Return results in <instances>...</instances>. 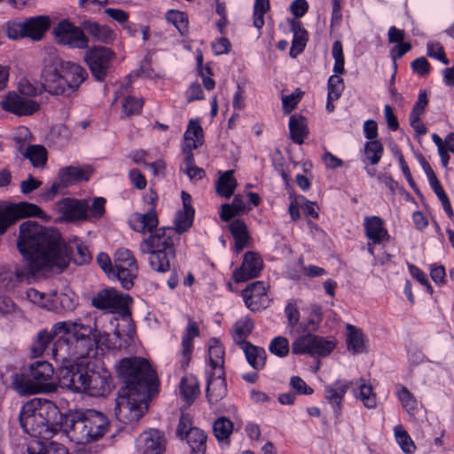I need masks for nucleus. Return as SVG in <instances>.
<instances>
[{"label": "nucleus", "mask_w": 454, "mask_h": 454, "mask_svg": "<svg viewBox=\"0 0 454 454\" xmlns=\"http://www.w3.org/2000/svg\"><path fill=\"white\" fill-rule=\"evenodd\" d=\"M203 129L198 120H190L184 135V145L187 151L195 150L203 144Z\"/></svg>", "instance_id": "32"}, {"label": "nucleus", "mask_w": 454, "mask_h": 454, "mask_svg": "<svg viewBox=\"0 0 454 454\" xmlns=\"http://www.w3.org/2000/svg\"><path fill=\"white\" fill-rule=\"evenodd\" d=\"M200 335L198 324L192 318H188L187 325L182 335V349L180 353L181 368L185 369L192 358L193 351V340Z\"/></svg>", "instance_id": "24"}, {"label": "nucleus", "mask_w": 454, "mask_h": 454, "mask_svg": "<svg viewBox=\"0 0 454 454\" xmlns=\"http://www.w3.org/2000/svg\"><path fill=\"white\" fill-rule=\"evenodd\" d=\"M95 328L79 321H60L50 332L42 330L37 334V346L32 348L35 356H41L55 337H59L52 348L54 360L66 366L70 361L88 354L93 345L91 334Z\"/></svg>", "instance_id": "4"}, {"label": "nucleus", "mask_w": 454, "mask_h": 454, "mask_svg": "<svg viewBox=\"0 0 454 454\" xmlns=\"http://www.w3.org/2000/svg\"><path fill=\"white\" fill-rule=\"evenodd\" d=\"M108 425V419L102 412L87 410L70 420L66 434L71 442L87 444L101 438L106 433Z\"/></svg>", "instance_id": "9"}, {"label": "nucleus", "mask_w": 454, "mask_h": 454, "mask_svg": "<svg viewBox=\"0 0 454 454\" xmlns=\"http://www.w3.org/2000/svg\"><path fill=\"white\" fill-rule=\"evenodd\" d=\"M229 230L235 240L238 252L244 249L248 243V231L246 223L241 220H235L229 224Z\"/></svg>", "instance_id": "39"}, {"label": "nucleus", "mask_w": 454, "mask_h": 454, "mask_svg": "<svg viewBox=\"0 0 454 454\" xmlns=\"http://www.w3.org/2000/svg\"><path fill=\"white\" fill-rule=\"evenodd\" d=\"M344 88V81L340 75H331L327 81V96L329 99H339Z\"/></svg>", "instance_id": "53"}, {"label": "nucleus", "mask_w": 454, "mask_h": 454, "mask_svg": "<svg viewBox=\"0 0 454 454\" xmlns=\"http://www.w3.org/2000/svg\"><path fill=\"white\" fill-rule=\"evenodd\" d=\"M6 35L12 40L25 38L24 21L12 20L6 23Z\"/></svg>", "instance_id": "58"}, {"label": "nucleus", "mask_w": 454, "mask_h": 454, "mask_svg": "<svg viewBox=\"0 0 454 454\" xmlns=\"http://www.w3.org/2000/svg\"><path fill=\"white\" fill-rule=\"evenodd\" d=\"M352 386L353 381L346 380H337L332 384L325 386V398L337 418L341 415L344 396Z\"/></svg>", "instance_id": "21"}, {"label": "nucleus", "mask_w": 454, "mask_h": 454, "mask_svg": "<svg viewBox=\"0 0 454 454\" xmlns=\"http://www.w3.org/2000/svg\"><path fill=\"white\" fill-rule=\"evenodd\" d=\"M314 334L308 333L295 339L292 343V352L295 355L308 354L312 356Z\"/></svg>", "instance_id": "46"}, {"label": "nucleus", "mask_w": 454, "mask_h": 454, "mask_svg": "<svg viewBox=\"0 0 454 454\" xmlns=\"http://www.w3.org/2000/svg\"><path fill=\"white\" fill-rule=\"evenodd\" d=\"M17 246L28 265V269H15L20 282H28L42 270H63L70 261L68 247L59 232L34 221L20 224Z\"/></svg>", "instance_id": "1"}, {"label": "nucleus", "mask_w": 454, "mask_h": 454, "mask_svg": "<svg viewBox=\"0 0 454 454\" xmlns=\"http://www.w3.org/2000/svg\"><path fill=\"white\" fill-rule=\"evenodd\" d=\"M237 187V180L233 176V170L222 173L216 183V192L219 195L229 199L234 193Z\"/></svg>", "instance_id": "41"}, {"label": "nucleus", "mask_w": 454, "mask_h": 454, "mask_svg": "<svg viewBox=\"0 0 454 454\" xmlns=\"http://www.w3.org/2000/svg\"><path fill=\"white\" fill-rule=\"evenodd\" d=\"M394 436L396 443L405 454L415 452L416 445L403 425L398 424L394 427Z\"/></svg>", "instance_id": "44"}, {"label": "nucleus", "mask_w": 454, "mask_h": 454, "mask_svg": "<svg viewBox=\"0 0 454 454\" xmlns=\"http://www.w3.org/2000/svg\"><path fill=\"white\" fill-rule=\"evenodd\" d=\"M428 104L427 94L426 90H420L419 93L418 100L412 107V110L410 114V116H419L420 117Z\"/></svg>", "instance_id": "62"}, {"label": "nucleus", "mask_w": 454, "mask_h": 454, "mask_svg": "<svg viewBox=\"0 0 454 454\" xmlns=\"http://www.w3.org/2000/svg\"><path fill=\"white\" fill-rule=\"evenodd\" d=\"M58 43L70 48L86 49L89 39L83 30L67 20L60 21L53 30Z\"/></svg>", "instance_id": "15"}, {"label": "nucleus", "mask_w": 454, "mask_h": 454, "mask_svg": "<svg viewBox=\"0 0 454 454\" xmlns=\"http://www.w3.org/2000/svg\"><path fill=\"white\" fill-rule=\"evenodd\" d=\"M172 232L170 228L156 229L139 245L141 254L149 255L148 262L154 271L164 273L170 270V262L175 257Z\"/></svg>", "instance_id": "8"}, {"label": "nucleus", "mask_w": 454, "mask_h": 454, "mask_svg": "<svg viewBox=\"0 0 454 454\" xmlns=\"http://www.w3.org/2000/svg\"><path fill=\"white\" fill-rule=\"evenodd\" d=\"M411 67L414 73L421 76L427 75L430 71V64L425 57L414 59L411 64Z\"/></svg>", "instance_id": "63"}, {"label": "nucleus", "mask_w": 454, "mask_h": 454, "mask_svg": "<svg viewBox=\"0 0 454 454\" xmlns=\"http://www.w3.org/2000/svg\"><path fill=\"white\" fill-rule=\"evenodd\" d=\"M427 54L428 57L441 61L444 65L449 64L444 49L440 43H428L427 44Z\"/></svg>", "instance_id": "61"}, {"label": "nucleus", "mask_w": 454, "mask_h": 454, "mask_svg": "<svg viewBox=\"0 0 454 454\" xmlns=\"http://www.w3.org/2000/svg\"><path fill=\"white\" fill-rule=\"evenodd\" d=\"M268 348L272 355L283 358L289 354L290 345L286 338L277 336L270 340Z\"/></svg>", "instance_id": "50"}, {"label": "nucleus", "mask_w": 454, "mask_h": 454, "mask_svg": "<svg viewBox=\"0 0 454 454\" xmlns=\"http://www.w3.org/2000/svg\"><path fill=\"white\" fill-rule=\"evenodd\" d=\"M246 355L247 363L255 370H262L266 364L267 354L264 348L254 346L250 342L240 345Z\"/></svg>", "instance_id": "34"}, {"label": "nucleus", "mask_w": 454, "mask_h": 454, "mask_svg": "<svg viewBox=\"0 0 454 454\" xmlns=\"http://www.w3.org/2000/svg\"><path fill=\"white\" fill-rule=\"evenodd\" d=\"M422 168L425 171V174L427 177L428 183L437 198L442 203V206L450 219L454 218V213L451 207L450 201L446 194L442 185L438 180L436 175L434 174L433 168L429 165V163L426 160H421Z\"/></svg>", "instance_id": "27"}, {"label": "nucleus", "mask_w": 454, "mask_h": 454, "mask_svg": "<svg viewBox=\"0 0 454 454\" xmlns=\"http://www.w3.org/2000/svg\"><path fill=\"white\" fill-rule=\"evenodd\" d=\"M23 155L29 160L35 168H43L47 161V152L43 145H29L23 153Z\"/></svg>", "instance_id": "45"}, {"label": "nucleus", "mask_w": 454, "mask_h": 454, "mask_svg": "<svg viewBox=\"0 0 454 454\" xmlns=\"http://www.w3.org/2000/svg\"><path fill=\"white\" fill-rule=\"evenodd\" d=\"M289 131L290 137L295 144H303L304 137L308 134L305 118L301 115H292L289 119Z\"/></svg>", "instance_id": "37"}, {"label": "nucleus", "mask_w": 454, "mask_h": 454, "mask_svg": "<svg viewBox=\"0 0 454 454\" xmlns=\"http://www.w3.org/2000/svg\"><path fill=\"white\" fill-rule=\"evenodd\" d=\"M18 92L20 95L31 98L41 93V90L35 87L27 77H22L18 82Z\"/></svg>", "instance_id": "57"}, {"label": "nucleus", "mask_w": 454, "mask_h": 454, "mask_svg": "<svg viewBox=\"0 0 454 454\" xmlns=\"http://www.w3.org/2000/svg\"><path fill=\"white\" fill-rule=\"evenodd\" d=\"M396 396L409 416L411 418L414 417L418 411L419 403L411 391L404 386H398Z\"/></svg>", "instance_id": "43"}, {"label": "nucleus", "mask_w": 454, "mask_h": 454, "mask_svg": "<svg viewBox=\"0 0 454 454\" xmlns=\"http://www.w3.org/2000/svg\"><path fill=\"white\" fill-rule=\"evenodd\" d=\"M167 20L176 27L182 35L187 34L188 19L184 12L170 10L167 12Z\"/></svg>", "instance_id": "52"}, {"label": "nucleus", "mask_w": 454, "mask_h": 454, "mask_svg": "<svg viewBox=\"0 0 454 454\" xmlns=\"http://www.w3.org/2000/svg\"><path fill=\"white\" fill-rule=\"evenodd\" d=\"M179 392L187 405H191L200 394V385L197 378L192 374L182 378Z\"/></svg>", "instance_id": "36"}, {"label": "nucleus", "mask_w": 454, "mask_h": 454, "mask_svg": "<svg viewBox=\"0 0 454 454\" xmlns=\"http://www.w3.org/2000/svg\"><path fill=\"white\" fill-rule=\"evenodd\" d=\"M364 228L365 237L373 245L381 244L389 240L387 230L384 226V222L380 216H365L364 219Z\"/></svg>", "instance_id": "26"}, {"label": "nucleus", "mask_w": 454, "mask_h": 454, "mask_svg": "<svg viewBox=\"0 0 454 454\" xmlns=\"http://www.w3.org/2000/svg\"><path fill=\"white\" fill-rule=\"evenodd\" d=\"M104 337L97 329L91 334L93 345L88 354L60 366L59 385L74 393L90 396H105L110 393L113 380L110 372L100 364L91 365V359L98 353V346Z\"/></svg>", "instance_id": "3"}, {"label": "nucleus", "mask_w": 454, "mask_h": 454, "mask_svg": "<svg viewBox=\"0 0 454 454\" xmlns=\"http://www.w3.org/2000/svg\"><path fill=\"white\" fill-rule=\"evenodd\" d=\"M117 373L124 387L116 398L115 414L123 422H137L147 411V403L159 392L156 372L146 359L123 358Z\"/></svg>", "instance_id": "2"}, {"label": "nucleus", "mask_w": 454, "mask_h": 454, "mask_svg": "<svg viewBox=\"0 0 454 454\" xmlns=\"http://www.w3.org/2000/svg\"><path fill=\"white\" fill-rule=\"evenodd\" d=\"M323 320V309L318 304H312L309 307V314L308 317L307 325L312 330L318 328Z\"/></svg>", "instance_id": "60"}, {"label": "nucleus", "mask_w": 454, "mask_h": 454, "mask_svg": "<svg viewBox=\"0 0 454 454\" xmlns=\"http://www.w3.org/2000/svg\"><path fill=\"white\" fill-rule=\"evenodd\" d=\"M213 431L218 440L228 439L233 431V423L225 417L219 418L214 423Z\"/></svg>", "instance_id": "49"}, {"label": "nucleus", "mask_w": 454, "mask_h": 454, "mask_svg": "<svg viewBox=\"0 0 454 454\" xmlns=\"http://www.w3.org/2000/svg\"><path fill=\"white\" fill-rule=\"evenodd\" d=\"M131 302L132 299L129 294H121L114 288L100 290L91 301L92 305L98 309L120 315L121 324H117L114 334L118 338L127 336L129 340H133L135 335V325L129 309Z\"/></svg>", "instance_id": "7"}, {"label": "nucleus", "mask_w": 454, "mask_h": 454, "mask_svg": "<svg viewBox=\"0 0 454 454\" xmlns=\"http://www.w3.org/2000/svg\"><path fill=\"white\" fill-rule=\"evenodd\" d=\"M158 223L157 214L153 208L144 214L134 213L129 218L131 229L140 233L152 232Z\"/></svg>", "instance_id": "29"}, {"label": "nucleus", "mask_w": 454, "mask_h": 454, "mask_svg": "<svg viewBox=\"0 0 454 454\" xmlns=\"http://www.w3.org/2000/svg\"><path fill=\"white\" fill-rule=\"evenodd\" d=\"M136 446L140 454H162L165 440L159 430L150 429L139 434Z\"/></svg>", "instance_id": "22"}, {"label": "nucleus", "mask_w": 454, "mask_h": 454, "mask_svg": "<svg viewBox=\"0 0 454 454\" xmlns=\"http://www.w3.org/2000/svg\"><path fill=\"white\" fill-rule=\"evenodd\" d=\"M254 329L253 321L247 317H241L233 325L232 338L235 342L242 345L247 343L245 340L252 333Z\"/></svg>", "instance_id": "42"}, {"label": "nucleus", "mask_w": 454, "mask_h": 454, "mask_svg": "<svg viewBox=\"0 0 454 454\" xmlns=\"http://www.w3.org/2000/svg\"><path fill=\"white\" fill-rule=\"evenodd\" d=\"M83 29L97 42L109 43L115 38L114 32L106 25H99L94 21H84Z\"/></svg>", "instance_id": "31"}, {"label": "nucleus", "mask_w": 454, "mask_h": 454, "mask_svg": "<svg viewBox=\"0 0 454 454\" xmlns=\"http://www.w3.org/2000/svg\"><path fill=\"white\" fill-rule=\"evenodd\" d=\"M194 210L193 208L183 209L177 212L176 215V227L179 232L186 231L191 227L193 220Z\"/></svg>", "instance_id": "55"}, {"label": "nucleus", "mask_w": 454, "mask_h": 454, "mask_svg": "<svg viewBox=\"0 0 454 454\" xmlns=\"http://www.w3.org/2000/svg\"><path fill=\"white\" fill-rule=\"evenodd\" d=\"M267 291L268 286L263 281H254L247 285L242 291L246 306L252 311L267 308L270 305Z\"/></svg>", "instance_id": "19"}, {"label": "nucleus", "mask_w": 454, "mask_h": 454, "mask_svg": "<svg viewBox=\"0 0 454 454\" xmlns=\"http://www.w3.org/2000/svg\"><path fill=\"white\" fill-rule=\"evenodd\" d=\"M347 329V348L352 354H360L365 351V338L363 331L355 325L348 324Z\"/></svg>", "instance_id": "33"}, {"label": "nucleus", "mask_w": 454, "mask_h": 454, "mask_svg": "<svg viewBox=\"0 0 454 454\" xmlns=\"http://www.w3.org/2000/svg\"><path fill=\"white\" fill-rule=\"evenodd\" d=\"M50 27L47 16H35L24 20L25 37L40 41Z\"/></svg>", "instance_id": "30"}, {"label": "nucleus", "mask_w": 454, "mask_h": 454, "mask_svg": "<svg viewBox=\"0 0 454 454\" xmlns=\"http://www.w3.org/2000/svg\"><path fill=\"white\" fill-rule=\"evenodd\" d=\"M60 415L57 405L48 400L34 398L21 408L20 422L24 432L34 438L48 440L53 435L52 424Z\"/></svg>", "instance_id": "5"}, {"label": "nucleus", "mask_w": 454, "mask_h": 454, "mask_svg": "<svg viewBox=\"0 0 454 454\" xmlns=\"http://www.w3.org/2000/svg\"><path fill=\"white\" fill-rule=\"evenodd\" d=\"M408 270L411 276L423 286L430 295L434 294V289L427 279V274L423 270L411 263H408Z\"/></svg>", "instance_id": "56"}, {"label": "nucleus", "mask_w": 454, "mask_h": 454, "mask_svg": "<svg viewBox=\"0 0 454 454\" xmlns=\"http://www.w3.org/2000/svg\"><path fill=\"white\" fill-rule=\"evenodd\" d=\"M106 203L103 197L94 198L91 203L86 199L66 198L56 203L54 210L67 222L91 221L103 216Z\"/></svg>", "instance_id": "10"}, {"label": "nucleus", "mask_w": 454, "mask_h": 454, "mask_svg": "<svg viewBox=\"0 0 454 454\" xmlns=\"http://www.w3.org/2000/svg\"><path fill=\"white\" fill-rule=\"evenodd\" d=\"M27 299L32 303L44 309H50L51 304L45 294L35 288H28L26 292Z\"/></svg>", "instance_id": "59"}, {"label": "nucleus", "mask_w": 454, "mask_h": 454, "mask_svg": "<svg viewBox=\"0 0 454 454\" xmlns=\"http://www.w3.org/2000/svg\"><path fill=\"white\" fill-rule=\"evenodd\" d=\"M33 216L46 218V215L35 204L26 201L18 203L0 201V235L17 221Z\"/></svg>", "instance_id": "11"}, {"label": "nucleus", "mask_w": 454, "mask_h": 454, "mask_svg": "<svg viewBox=\"0 0 454 454\" xmlns=\"http://www.w3.org/2000/svg\"><path fill=\"white\" fill-rule=\"evenodd\" d=\"M63 78L67 82V95L74 92L87 77L86 70L80 65L61 59Z\"/></svg>", "instance_id": "25"}, {"label": "nucleus", "mask_w": 454, "mask_h": 454, "mask_svg": "<svg viewBox=\"0 0 454 454\" xmlns=\"http://www.w3.org/2000/svg\"><path fill=\"white\" fill-rule=\"evenodd\" d=\"M114 57V53L110 49L96 46L86 51L84 60L95 79L103 81Z\"/></svg>", "instance_id": "16"}, {"label": "nucleus", "mask_w": 454, "mask_h": 454, "mask_svg": "<svg viewBox=\"0 0 454 454\" xmlns=\"http://www.w3.org/2000/svg\"><path fill=\"white\" fill-rule=\"evenodd\" d=\"M144 106L143 98L127 97L122 103V112L127 116L139 114Z\"/></svg>", "instance_id": "54"}, {"label": "nucleus", "mask_w": 454, "mask_h": 454, "mask_svg": "<svg viewBox=\"0 0 454 454\" xmlns=\"http://www.w3.org/2000/svg\"><path fill=\"white\" fill-rule=\"evenodd\" d=\"M332 55L334 59L333 67V74L340 75L345 73V59L343 55V47L340 41H335L332 47Z\"/></svg>", "instance_id": "51"}, {"label": "nucleus", "mask_w": 454, "mask_h": 454, "mask_svg": "<svg viewBox=\"0 0 454 454\" xmlns=\"http://www.w3.org/2000/svg\"><path fill=\"white\" fill-rule=\"evenodd\" d=\"M335 347L336 341L333 339H325L321 336L314 335L312 356H326Z\"/></svg>", "instance_id": "47"}, {"label": "nucleus", "mask_w": 454, "mask_h": 454, "mask_svg": "<svg viewBox=\"0 0 454 454\" xmlns=\"http://www.w3.org/2000/svg\"><path fill=\"white\" fill-rule=\"evenodd\" d=\"M60 65L61 59L55 53L49 54L43 60L41 74L42 86L45 91L52 95H67V82L63 78Z\"/></svg>", "instance_id": "12"}, {"label": "nucleus", "mask_w": 454, "mask_h": 454, "mask_svg": "<svg viewBox=\"0 0 454 454\" xmlns=\"http://www.w3.org/2000/svg\"><path fill=\"white\" fill-rule=\"evenodd\" d=\"M364 160L365 164L376 165L378 164L384 153L383 145L379 140H372L365 142L364 145Z\"/></svg>", "instance_id": "40"}, {"label": "nucleus", "mask_w": 454, "mask_h": 454, "mask_svg": "<svg viewBox=\"0 0 454 454\" xmlns=\"http://www.w3.org/2000/svg\"><path fill=\"white\" fill-rule=\"evenodd\" d=\"M207 375V398L211 404H216L227 394L225 372L222 374L206 373Z\"/></svg>", "instance_id": "28"}, {"label": "nucleus", "mask_w": 454, "mask_h": 454, "mask_svg": "<svg viewBox=\"0 0 454 454\" xmlns=\"http://www.w3.org/2000/svg\"><path fill=\"white\" fill-rule=\"evenodd\" d=\"M116 276L124 289H130L137 274V264L131 251L120 248L114 254Z\"/></svg>", "instance_id": "14"}, {"label": "nucleus", "mask_w": 454, "mask_h": 454, "mask_svg": "<svg viewBox=\"0 0 454 454\" xmlns=\"http://www.w3.org/2000/svg\"><path fill=\"white\" fill-rule=\"evenodd\" d=\"M291 27L294 33V38L289 51V55L292 58H296L305 49L308 41V33L301 27V22L297 20L291 21Z\"/></svg>", "instance_id": "35"}, {"label": "nucleus", "mask_w": 454, "mask_h": 454, "mask_svg": "<svg viewBox=\"0 0 454 454\" xmlns=\"http://www.w3.org/2000/svg\"><path fill=\"white\" fill-rule=\"evenodd\" d=\"M285 314L288 321V325L294 327L300 320V313L297 305L289 301L285 308Z\"/></svg>", "instance_id": "64"}, {"label": "nucleus", "mask_w": 454, "mask_h": 454, "mask_svg": "<svg viewBox=\"0 0 454 454\" xmlns=\"http://www.w3.org/2000/svg\"><path fill=\"white\" fill-rule=\"evenodd\" d=\"M91 176L90 168L66 167L59 172V181L52 184L44 194L46 200L52 199L62 187H67L80 181H88Z\"/></svg>", "instance_id": "17"}, {"label": "nucleus", "mask_w": 454, "mask_h": 454, "mask_svg": "<svg viewBox=\"0 0 454 454\" xmlns=\"http://www.w3.org/2000/svg\"><path fill=\"white\" fill-rule=\"evenodd\" d=\"M176 434L181 439L186 441L192 454L205 453L207 434L200 428L192 426V418L189 414H181Z\"/></svg>", "instance_id": "13"}, {"label": "nucleus", "mask_w": 454, "mask_h": 454, "mask_svg": "<svg viewBox=\"0 0 454 454\" xmlns=\"http://www.w3.org/2000/svg\"><path fill=\"white\" fill-rule=\"evenodd\" d=\"M3 110L19 116L31 115L37 112L40 104L32 99L20 95L15 91H9L0 102Z\"/></svg>", "instance_id": "18"}, {"label": "nucleus", "mask_w": 454, "mask_h": 454, "mask_svg": "<svg viewBox=\"0 0 454 454\" xmlns=\"http://www.w3.org/2000/svg\"><path fill=\"white\" fill-rule=\"evenodd\" d=\"M270 8V0H254L253 12V24L257 29H261L264 25V14Z\"/></svg>", "instance_id": "48"}, {"label": "nucleus", "mask_w": 454, "mask_h": 454, "mask_svg": "<svg viewBox=\"0 0 454 454\" xmlns=\"http://www.w3.org/2000/svg\"><path fill=\"white\" fill-rule=\"evenodd\" d=\"M356 384L358 386V393L356 397L363 403L365 408L374 409L377 406V397L372 386L363 378H360Z\"/></svg>", "instance_id": "38"}, {"label": "nucleus", "mask_w": 454, "mask_h": 454, "mask_svg": "<svg viewBox=\"0 0 454 454\" xmlns=\"http://www.w3.org/2000/svg\"><path fill=\"white\" fill-rule=\"evenodd\" d=\"M53 376L54 369L50 363L36 361L28 366L27 372L14 373L11 386L20 395L53 393L57 390Z\"/></svg>", "instance_id": "6"}, {"label": "nucleus", "mask_w": 454, "mask_h": 454, "mask_svg": "<svg viewBox=\"0 0 454 454\" xmlns=\"http://www.w3.org/2000/svg\"><path fill=\"white\" fill-rule=\"evenodd\" d=\"M263 267L262 257L254 252H247L243 256V261L239 268L232 274L236 283H243L249 279L257 278Z\"/></svg>", "instance_id": "20"}, {"label": "nucleus", "mask_w": 454, "mask_h": 454, "mask_svg": "<svg viewBox=\"0 0 454 454\" xmlns=\"http://www.w3.org/2000/svg\"><path fill=\"white\" fill-rule=\"evenodd\" d=\"M224 348L216 338L207 341V363L206 373L222 374L224 372Z\"/></svg>", "instance_id": "23"}]
</instances>
